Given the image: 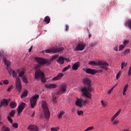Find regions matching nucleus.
<instances>
[{
	"label": "nucleus",
	"mask_w": 131,
	"mask_h": 131,
	"mask_svg": "<svg viewBox=\"0 0 131 131\" xmlns=\"http://www.w3.org/2000/svg\"><path fill=\"white\" fill-rule=\"evenodd\" d=\"M36 61L37 62L38 64L35 66V69L37 70H38V68H40L42 65H45V64L50 65L51 63V60L40 57H36Z\"/></svg>",
	"instance_id": "nucleus-1"
},
{
	"label": "nucleus",
	"mask_w": 131,
	"mask_h": 131,
	"mask_svg": "<svg viewBox=\"0 0 131 131\" xmlns=\"http://www.w3.org/2000/svg\"><path fill=\"white\" fill-rule=\"evenodd\" d=\"M89 65H92V66H94V65L98 66V65H99L100 68H102V69H104V70H107L109 66V64L106 62L103 61H99L98 62L95 61H90L89 62Z\"/></svg>",
	"instance_id": "nucleus-2"
},
{
	"label": "nucleus",
	"mask_w": 131,
	"mask_h": 131,
	"mask_svg": "<svg viewBox=\"0 0 131 131\" xmlns=\"http://www.w3.org/2000/svg\"><path fill=\"white\" fill-rule=\"evenodd\" d=\"M35 78L38 80L41 79V82L46 83L47 80H46V77L45 76V73L40 70H36L35 73Z\"/></svg>",
	"instance_id": "nucleus-3"
},
{
	"label": "nucleus",
	"mask_w": 131,
	"mask_h": 131,
	"mask_svg": "<svg viewBox=\"0 0 131 131\" xmlns=\"http://www.w3.org/2000/svg\"><path fill=\"white\" fill-rule=\"evenodd\" d=\"M41 105H42V108L43 110L45 117L46 119H47V120H49L51 116V113H50V110L48 107V104H47V102L46 101H43L42 102Z\"/></svg>",
	"instance_id": "nucleus-4"
},
{
	"label": "nucleus",
	"mask_w": 131,
	"mask_h": 131,
	"mask_svg": "<svg viewBox=\"0 0 131 131\" xmlns=\"http://www.w3.org/2000/svg\"><path fill=\"white\" fill-rule=\"evenodd\" d=\"M64 51V48L63 47H57L56 48H52L51 49H47L45 51V53L47 54H50V53H60V52H63Z\"/></svg>",
	"instance_id": "nucleus-5"
},
{
	"label": "nucleus",
	"mask_w": 131,
	"mask_h": 131,
	"mask_svg": "<svg viewBox=\"0 0 131 131\" xmlns=\"http://www.w3.org/2000/svg\"><path fill=\"white\" fill-rule=\"evenodd\" d=\"M39 98V95H36L34 96H32L30 99V104L31 107L32 108H34L35 107V105H36V102H37V99Z\"/></svg>",
	"instance_id": "nucleus-6"
},
{
	"label": "nucleus",
	"mask_w": 131,
	"mask_h": 131,
	"mask_svg": "<svg viewBox=\"0 0 131 131\" xmlns=\"http://www.w3.org/2000/svg\"><path fill=\"white\" fill-rule=\"evenodd\" d=\"M67 90V84L63 83L60 85V88L58 91L57 92V95H61V94H64Z\"/></svg>",
	"instance_id": "nucleus-7"
},
{
	"label": "nucleus",
	"mask_w": 131,
	"mask_h": 131,
	"mask_svg": "<svg viewBox=\"0 0 131 131\" xmlns=\"http://www.w3.org/2000/svg\"><path fill=\"white\" fill-rule=\"evenodd\" d=\"M81 92L83 93L82 95L86 97V98H89L91 99L92 98V95L91 93H89V89H86V87H84L82 88Z\"/></svg>",
	"instance_id": "nucleus-8"
},
{
	"label": "nucleus",
	"mask_w": 131,
	"mask_h": 131,
	"mask_svg": "<svg viewBox=\"0 0 131 131\" xmlns=\"http://www.w3.org/2000/svg\"><path fill=\"white\" fill-rule=\"evenodd\" d=\"M16 86L17 91H18V92H21V90H22V84H21V80L19 77H16Z\"/></svg>",
	"instance_id": "nucleus-9"
},
{
	"label": "nucleus",
	"mask_w": 131,
	"mask_h": 131,
	"mask_svg": "<svg viewBox=\"0 0 131 131\" xmlns=\"http://www.w3.org/2000/svg\"><path fill=\"white\" fill-rule=\"evenodd\" d=\"M88 101L86 100H83L82 99H78L76 101V105L77 106H79L80 108H81L82 107L83 105H84V104H86Z\"/></svg>",
	"instance_id": "nucleus-10"
},
{
	"label": "nucleus",
	"mask_w": 131,
	"mask_h": 131,
	"mask_svg": "<svg viewBox=\"0 0 131 131\" xmlns=\"http://www.w3.org/2000/svg\"><path fill=\"white\" fill-rule=\"evenodd\" d=\"M26 106V103L25 102H21L18 106L17 109V111L18 112V114H21L22 111L24 110V108Z\"/></svg>",
	"instance_id": "nucleus-11"
},
{
	"label": "nucleus",
	"mask_w": 131,
	"mask_h": 131,
	"mask_svg": "<svg viewBox=\"0 0 131 131\" xmlns=\"http://www.w3.org/2000/svg\"><path fill=\"white\" fill-rule=\"evenodd\" d=\"M83 82L84 84L89 85V87L87 89H88V91L89 92H92V88H91V86H92V85H91V80H90V79L89 78H85L83 79Z\"/></svg>",
	"instance_id": "nucleus-12"
},
{
	"label": "nucleus",
	"mask_w": 131,
	"mask_h": 131,
	"mask_svg": "<svg viewBox=\"0 0 131 131\" xmlns=\"http://www.w3.org/2000/svg\"><path fill=\"white\" fill-rule=\"evenodd\" d=\"M4 62L7 66V70L8 71V73L9 75H12V69H11V67H10V62L6 59V58L4 59Z\"/></svg>",
	"instance_id": "nucleus-13"
},
{
	"label": "nucleus",
	"mask_w": 131,
	"mask_h": 131,
	"mask_svg": "<svg viewBox=\"0 0 131 131\" xmlns=\"http://www.w3.org/2000/svg\"><path fill=\"white\" fill-rule=\"evenodd\" d=\"M85 49V43L79 42L76 47V51H83Z\"/></svg>",
	"instance_id": "nucleus-14"
},
{
	"label": "nucleus",
	"mask_w": 131,
	"mask_h": 131,
	"mask_svg": "<svg viewBox=\"0 0 131 131\" xmlns=\"http://www.w3.org/2000/svg\"><path fill=\"white\" fill-rule=\"evenodd\" d=\"M27 129L30 131H38L39 130V127L36 125L31 124L28 126Z\"/></svg>",
	"instance_id": "nucleus-15"
},
{
	"label": "nucleus",
	"mask_w": 131,
	"mask_h": 131,
	"mask_svg": "<svg viewBox=\"0 0 131 131\" xmlns=\"http://www.w3.org/2000/svg\"><path fill=\"white\" fill-rule=\"evenodd\" d=\"M63 76H64V74H63V73H60L56 76L53 77L52 78V80L53 81H55L56 80H60V79H61V78H62Z\"/></svg>",
	"instance_id": "nucleus-16"
},
{
	"label": "nucleus",
	"mask_w": 131,
	"mask_h": 131,
	"mask_svg": "<svg viewBox=\"0 0 131 131\" xmlns=\"http://www.w3.org/2000/svg\"><path fill=\"white\" fill-rule=\"evenodd\" d=\"M58 85L56 84H46L45 85V87L46 88V89H49L50 90L52 89H56L57 88Z\"/></svg>",
	"instance_id": "nucleus-17"
},
{
	"label": "nucleus",
	"mask_w": 131,
	"mask_h": 131,
	"mask_svg": "<svg viewBox=\"0 0 131 131\" xmlns=\"http://www.w3.org/2000/svg\"><path fill=\"white\" fill-rule=\"evenodd\" d=\"M85 71L86 73H87L88 74H92L93 75L96 74L97 73V72L96 70L92 69H86L85 70Z\"/></svg>",
	"instance_id": "nucleus-18"
},
{
	"label": "nucleus",
	"mask_w": 131,
	"mask_h": 131,
	"mask_svg": "<svg viewBox=\"0 0 131 131\" xmlns=\"http://www.w3.org/2000/svg\"><path fill=\"white\" fill-rule=\"evenodd\" d=\"M64 61H65V57L63 56H60L58 57V59L56 60V62L59 63V64H61V65L64 64Z\"/></svg>",
	"instance_id": "nucleus-19"
},
{
	"label": "nucleus",
	"mask_w": 131,
	"mask_h": 131,
	"mask_svg": "<svg viewBox=\"0 0 131 131\" xmlns=\"http://www.w3.org/2000/svg\"><path fill=\"white\" fill-rule=\"evenodd\" d=\"M80 66V63L78 61L73 64V67H72V69H73V70H77V69L79 68Z\"/></svg>",
	"instance_id": "nucleus-20"
},
{
	"label": "nucleus",
	"mask_w": 131,
	"mask_h": 131,
	"mask_svg": "<svg viewBox=\"0 0 131 131\" xmlns=\"http://www.w3.org/2000/svg\"><path fill=\"white\" fill-rule=\"evenodd\" d=\"M8 105H9L8 100L6 99H4L1 102L0 108H2L3 106H8Z\"/></svg>",
	"instance_id": "nucleus-21"
},
{
	"label": "nucleus",
	"mask_w": 131,
	"mask_h": 131,
	"mask_svg": "<svg viewBox=\"0 0 131 131\" xmlns=\"http://www.w3.org/2000/svg\"><path fill=\"white\" fill-rule=\"evenodd\" d=\"M125 26L131 30V19L128 20L125 24Z\"/></svg>",
	"instance_id": "nucleus-22"
},
{
	"label": "nucleus",
	"mask_w": 131,
	"mask_h": 131,
	"mask_svg": "<svg viewBox=\"0 0 131 131\" xmlns=\"http://www.w3.org/2000/svg\"><path fill=\"white\" fill-rule=\"evenodd\" d=\"M28 95V92H27V91H25L20 96L21 99H23V98H25L27 97Z\"/></svg>",
	"instance_id": "nucleus-23"
},
{
	"label": "nucleus",
	"mask_w": 131,
	"mask_h": 131,
	"mask_svg": "<svg viewBox=\"0 0 131 131\" xmlns=\"http://www.w3.org/2000/svg\"><path fill=\"white\" fill-rule=\"evenodd\" d=\"M2 131H11L10 128L6 125H3L2 128Z\"/></svg>",
	"instance_id": "nucleus-24"
},
{
	"label": "nucleus",
	"mask_w": 131,
	"mask_h": 131,
	"mask_svg": "<svg viewBox=\"0 0 131 131\" xmlns=\"http://www.w3.org/2000/svg\"><path fill=\"white\" fill-rule=\"evenodd\" d=\"M10 106L12 109H14V108H15V107L17 106V103L14 101H12L10 103Z\"/></svg>",
	"instance_id": "nucleus-25"
},
{
	"label": "nucleus",
	"mask_w": 131,
	"mask_h": 131,
	"mask_svg": "<svg viewBox=\"0 0 131 131\" xmlns=\"http://www.w3.org/2000/svg\"><path fill=\"white\" fill-rule=\"evenodd\" d=\"M64 114H65V112L64 111L60 112V113H58V114L57 115L58 118H59V119H61L63 115H64Z\"/></svg>",
	"instance_id": "nucleus-26"
},
{
	"label": "nucleus",
	"mask_w": 131,
	"mask_h": 131,
	"mask_svg": "<svg viewBox=\"0 0 131 131\" xmlns=\"http://www.w3.org/2000/svg\"><path fill=\"white\" fill-rule=\"evenodd\" d=\"M45 22H46V24H49L50 22H51V18L49 16H46L44 19Z\"/></svg>",
	"instance_id": "nucleus-27"
},
{
	"label": "nucleus",
	"mask_w": 131,
	"mask_h": 131,
	"mask_svg": "<svg viewBox=\"0 0 131 131\" xmlns=\"http://www.w3.org/2000/svg\"><path fill=\"white\" fill-rule=\"evenodd\" d=\"M15 113H16V110H12L11 112H10L9 113V114L10 117H14V116H15Z\"/></svg>",
	"instance_id": "nucleus-28"
},
{
	"label": "nucleus",
	"mask_w": 131,
	"mask_h": 131,
	"mask_svg": "<svg viewBox=\"0 0 131 131\" xmlns=\"http://www.w3.org/2000/svg\"><path fill=\"white\" fill-rule=\"evenodd\" d=\"M22 79L23 82H25V83H28V80L27 79V76H23L22 77Z\"/></svg>",
	"instance_id": "nucleus-29"
},
{
	"label": "nucleus",
	"mask_w": 131,
	"mask_h": 131,
	"mask_svg": "<svg viewBox=\"0 0 131 131\" xmlns=\"http://www.w3.org/2000/svg\"><path fill=\"white\" fill-rule=\"evenodd\" d=\"M71 68V66L68 65L67 67H66L65 68H63V69L62 71V72H65V71H67L68 69H70Z\"/></svg>",
	"instance_id": "nucleus-30"
},
{
	"label": "nucleus",
	"mask_w": 131,
	"mask_h": 131,
	"mask_svg": "<svg viewBox=\"0 0 131 131\" xmlns=\"http://www.w3.org/2000/svg\"><path fill=\"white\" fill-rule=\"evenodd\" d=\"M121 73H122V72L121 71L118 72V73L116 75V79H119V78H120V76H121Z\"/></svg>",
	"instance_id": "nucleus-31"
},
{
	"label": "nucleus",
	"mask_w": 131,
	"mask_h": 131,
	"mask_svg": "<svg viewBox=\"0 0 131 131\" xmlns=\"http://www.w3.org/2000/svg\"><path fill=\"white\" fill-rule=\"evenodd\" d=\"M125 48V46L124 45H120L119 47V51H122L123 48Z\"/></svg>",
	"instance_id": "nucleus-32"
},
{
	"label": "nucleus",
	"mask_w": 131,
	"mask_h": 131,
	"mask_svg": "<svg viewBox=\"0 0 131 131\" xmlns=\"http://www.w3.org/2000/svg\"><path fill=\"white\" fill-rule=\"evenodd\" d=\"M19 73L18 76L19 77H22L24 74H25V72L24 71H20Z\"/></svg>",
	"instance_id": "nucleus-33"
},
{
	"label": "nucleus",
	"mask_w": 131,
	"mask_h": 131,
	"mask_svg": "<svg viewBox=\"0 0 131 131\" xmlns=\"http://www.w3.org/2000/svg\"><path fill=\"white\" fill-rule=\"evenodd\" d=\"M127 65V63L122 62L121 63V69H123V68H124V67H126Z\"/></svg>",
	"instance_id": "nucleus-34"
},
{
	"label": "nucleus",
	"mask_w": 131,
	"mask_h": 131,
	"mask_svg": "<svg viewBox=\"0 0 131 131\" xmlns=\"http://www.w3.org/2000/svg\"><path fill=\"white\" fill-rule=\"evenodd\" d=\"M7 119H8V120H9V122H10V123H12V124L13 123V119L10 116H8L7 117Z\"/></svg>",
	"instance_id": "nucleus-35"
},
{
	"label": "nucleus",
	"mask_w": 131,
	"mask_h": 131,
	"mask_svg": "<svg viewBox=\"0 0 131 131\" xmlns=\"http://www.w3.org/2000/svg\"><path fill=\"white\" fill-rule=\"evenodd\" d=\"M121 112V110L120 109L114 115V116L116 117H117V116H118V115H119V114H120Z\"/></svg>",
	"instance_id": "nucleus-36"
},
{
	"label": "nucleus",
	"mask_w": 131,
	"mask_h": 131,
	"mask_svg": "<svg viewBox=\"0 0 131 131\" xmlns=\"http://www.w3.org/2000/svg\"><path fill=\"white\" fill-rule=\"evenodd\" d=\"M51 131H57L59 130V127H52L51 128Z\"/></svg>",
	"instance_id": "nucleus-37"
},
{
	"label": "nucleus",
	"mask_w": 131,
	"mask_h": 131,
	"mask_svg": "<svg viewBox=\"0 0 131 131\" xmlns=\"http://www.w3.org/2000/svg\"><path fill=\"white\" fill-rule=\"evenodd\" d=\"M12 126L14 127V128H18V123H14L12 124Z\"/></svg>",
	"instance_id": "nucleus-38"
},
{
	"label": "nucleus",
	"mask_w": 131,
	"mask_h": 131,
	"mask_svg": "<svg viewBox=\"0 0 131 131\" xmlns=\"http://www.w3.org/2000/svg\"><path fill=\"white\" fill-rule=\"evenodd\" d=\"M59 57V55H55L52 57L51 60H55V59H57Z\"/></svg>",
	"instance_id": "nucleus-39"
},
{
	"label": "nucleus",
	"mask_w": 131,
	"mask_h": 131,
	"mask_svg": "<svg viewBox=\"0 0 131 131\" xmlns=\"http://www.w3.org/2000/svg\"><path fill=\"white\" fill-rule=\"evenodd\" d=\"M130 50L128 49H126V50H125L123 54L124 55H126V54H128V53H130Z\"/></svg>",
	"instance_id": "nucleus-40"
},
{
	"label": "nucleus",
	"mask_w": 131,
	"mask_h": 131,
	"mask_svg": "<svg viewBox=\"0 0 131 131\" xmlns=\"http://www.w3.org/2000/svg\"><path fill=\"white\" fill-rule=\"evenodd\" d=\"M92 129H94V126H90L87 128L84 131L92 130Z\"/></svg>",
	"instance_id": "nucleus-41"
},
{
	"label": "nucleus",
	"mask_w": 131,
	"mask_h": 131,
	"mask_svg": "<svg viewBox=\"0 0 131 131\" xmlns=\"http://www.w3.org/2000/svg\"><path fill=\"white\" fill-rule=\"evenodd\" d=\"M12 76H13V77H17V73H16V72H15V71H13V72H12Z\"/></svg>",
	"instance_id": "nucleus-42"
},
{
	"label": "nucleus",
	"mask_w": 131,
	"mask_h": 131,
	"mask_svg": "<svg viewBox=\"0 0 131 131\" xmlns=\"http://www.w3.org/2000/svg\"><path fill=\"white\" fill-rule=\"evenodd\" d=\"M128 43H129V41L128 40H124L123 42V45L125 46V47L126 45H128Z\"/></svg>",
	"instance_id": "nucleus-43"
},
{
	"label": "nucleus",
	"mask_w": 131,
	"mask_h": 131,
	"mask_svg": "<svg viewBox=\"0 0 131 131\" xmlns=\"http://www.w3.org/2000/svg\"><path fill=\"white\" fill-rule=\"evenodd\" d=\"M127 89H128V84H127L125 87L124 88L123 91H124V92H126V91H127Z\"/></svg>",
	"instance_id": "nucleus-44"
},
{
	"label": "nucleus",
	"mask_w": 131,
	"mask_h": 131,
	"mask_svg": "<svg viewBox=\"0 0 131 131\" xmlns=\"http://www.w3.org/2000/svg\"><path fill=\"white\" fill-rule=\"evenodd\" d=\"M77 114H78V115L80 116V115H81L82 114H83V112L82 111H78Z\"/></svg>",
	"instance_id": "nucleus-45"
},
{
	"label": "nucleus",
	"mask_w": 131,
	"mask_h": 131,
	"mask_svg": "<svg viewBox=\"0 0 131 131\" xmlns=\"http://www.w3.org/2000/svg\"><path fill=\"white\" fill-rule=\"evenodd\" d=\"M118 123H119V121H118V120H115L113 122V124L114 125H115L116 124H118Z\"/></svg>",
	"instance_id": "nucleus-46"
},
{
	"label": "nucleus",
	"mask_w": 131,
	"mask_h": 131,
	"mask_svg": "<svg viewBox=\"0 0 131 131\" xmlns=\"http://www.w3.org/2000/svg\"><path fill=\"white\" fill-rule=\"evenodd\" d=\"M4 84H9V81L8 80H5L3 81Z\"/></svg>",
	"instance_id": "nucleus-47"
},
{
	"label": "nucleus",
	"mask_w": 131,
	"mask_h": 131,
	"mask_svg": "<svg viewBox=\"0 0 131 131\" xmlns=\"http://www.w3.org/2000/svg\"><path fill=\"white\" fill-rule=\"evenodd\" d=\"M114 87H113L111 90H110L108 92V94H109V95H110V94H111L112 92L113 91Z\"/></svg>",
	"instance_id": "nucleus-48"
},
{
	"label": "nucleus",
	"mask_w": 131,
	"mask_h": 131,
	"mask_svg": "<svg viewBox=\"0 0 131 131\" xmlns=\"http://www.w3.org/2000/svg\"><path fill=\"white\" fill-rule=\"evenodd\" d=\"M114 50L115 51H118V45H116V46L114 48Z\"/></svg>",
	"instance_id": "nucleus-49"
},
{
	"label": "nucleus",
	"mask_w": 131,
	"mask_h": 131,
	"mask_svg": "<svg viewBox=\"0 0 131 131\" xmlns=\"http://www.w3.org/2000/svg\"><path fill=\"white\" fill-rule=\"evenodd\" d=\"M101 102V104H102V106H103V107H106V103H105V102L103 101V100H102Z\"/></svg>",
	"instance_id": "nucleus-50"
},
{
	"label": "nucleus",
	"mask_w": 131,
	"mask_h": 131,
	"mask_svg": "<svg viewBox=\"0 0 131 131\" xmlns=\"http://www.w3.org/2000/svg\"><path fill=\"white\" fill-rule=\"evenodd\" d=\"M68 30H69V26L67 25L66 26V31H68Z\"/></svg>",
	"instance_id": "nucleus-51"
},
{
	"label": "nucleus",
	"mask_w": 131,
	"mask_h": 131,
	"mask_svg": "<svg viewBox=\"0 0 131 131\" xmlns=\"http://www.w3.org/2000/svg\"><path fill=\"white\" fill-rule=\"evenodd\" d=\"M115 118H116V117L114 115L111 119V121H113Z\"/></svg>",
	"instance_id": "nucleus-52"
},
{
	"label": "nucleus",
	"mask_w": 131,
	"mask_h": 131,
	"mask_svg": "<svg viewBox=\"0 0 131 131\" xmlns=\"http://www.w3.org/2000/svg\"><path fill=\"white\" fill-rule=\"evenodd\" d=\"M57 100V97H55L53 98V100L54 103H57V100Z\"/></svg>",
	"instance_id": "nucleus-53"
},
{
	"label": "nucleus",
	"mask_w": 131,
	"mask_h": 131,
	"mask_svg": "<svg viewBox=\"0 0 131 131\" xmlns=\"http://www.w3.org/2000/svg\"><path fill=\"white\" fill-rule=\"evenodd\" d=\"M12 89H13L12 86L9 88L7 90L8 92H11V91H12Z\"/></svg>",
	"instance_id": "nucleus-54"
},
{
	"label": "nucleus",
	"mask_w": 131,
	"mask_h": 131,
	"mask_svg": "<svg viewBox=\"0 0 131 131\" xmlns=\"http://www.w3.org/2000/svg\"><path fill=\"white\" fill-rule=\"evenodd\" d=\"M64 60L66 61L67 62H70V59H69V58H64Z\"/></svg>",
	"instance_id": "nucleus-55"
},
{
	"label": "nucleus",
	"mask_w": 131,
	"mask_h": 131,
	"mask_svg": "<svg viewBox=\"0 0 131 131\" xmlns=\"http://www.w3.org/2000/svg\"><path fill=\"white\" fill-rule=\"evenodd\" d=\"M34 115H35V112H34L33 114L31 115V117H34Z\"/></svg>",
	"instance_id": "nucleus-56"
},
{
	"label": "nucleus",
	"mask_w": 131,
	"mask_h": 131,
	"mask_svg": "<svg viewBox=\"0 0 131 131\" xmlns=\"http://www.w3.org/2000/svg\"><path fill=\"white\" fill-rule=\"evenodd\" d=\"M7 100L8 104H9V103H10V102H11V99H7Z\"/></svg>",
	"instance_id": "nucleus-57"
},
{
	"label": "nucleus",
	"mask_w": 131,
	"mask_h": 131,
	"mask_svg": "<svg viewBox=\"0 0 131 131\" xmlns=\"http://www.w3.org/2000/svg\"><path fill=\"white\" fill-rule=\"evenodd\" d=\"M32 50V46L29 49V52L30 53Z\"/></svg>",
	"instance_id": "nucleus-58"
},
{
	"label": "nucleus",
	"mask_w": 131,
	"mask_h": 131,
	"mask_svg": "<svg viewBox=\"0 0 131 131\" xmlns=\"http://www.w3.org/2000/svg\"><path fill=\"white\" fill-rule=\"evenodd\" d=\"M125 92H126V91H124L123 90V96H125Z\"/></svg>",
	"instance_id": "nucleus-59"
},
{
	"label": "nucleus",
	"mask_w": 131,
	"mask_h": 131,
	"mask_svg": "<svg viewBox=\"0 0 131 131\" xmlns=\"http://www.w3.org/2000/svg\"><path fill=\"white\" fill-rule=\"evenodd\" d=\"M89 38H90V37H92V34H89Z\"/></svg>",
	"instance_id": "nucleus-60"
},
{
	"label": "nucleus",
	"mask_w": 131,
	"mask_h": 131,
	"mask_svg": "<svg viewBox=\"0 0 131 131\" xmlns=\"http://www.w3.org/2000/svg\"><path fill=\"white\" fill-rule=\"evenodd\" d=\"M1 124H4V122H0V125H1Z\"/></svg>",
	"instance_id": "nucleus-61"
},
{
	"label": "nucleus",
	"mask_w": 131,
	"mask_h": 131,
	"mask_svg": "<svg viewBox=\"0 0 131 131\" xmlns=\"http://www.w3.org/2000/svg\"><path fill=\"white\" fill-rule=\"evenodd\" d=\"M0 85H3V83L2 82H0Z\"/></svg>",
	"instance_id": "nucleus-62"
},
{
	"label": "nucleus",
	"mask_w": 131,
	"mask_h": 131,
	"mask_svg": "<svg viewBox=\"0 0 131 131\" xmlns=\"http://www.w3.org/2000/svg\"><path fill=\"white\" fill-rule=\"evenodd\" d=\"M2 120V116H0V121Z\"/></svg>",
	"instance_id": "nucleus-63"
},
{
	"label": "nucleus",
	"mask_w": 131,
	"mask_h": 131,
	"mask_svg": "<svg viewBox=\"0 0 131 131\" xmlns=\"http://www.w3.org/2000/svg\"><path fill=\"white\" fill-rule=\"evenodd\" d=\"M2 56V52H0V57Z\"/></svg>",
	"instance_id": "nucleus-64"
}]
</instances>
